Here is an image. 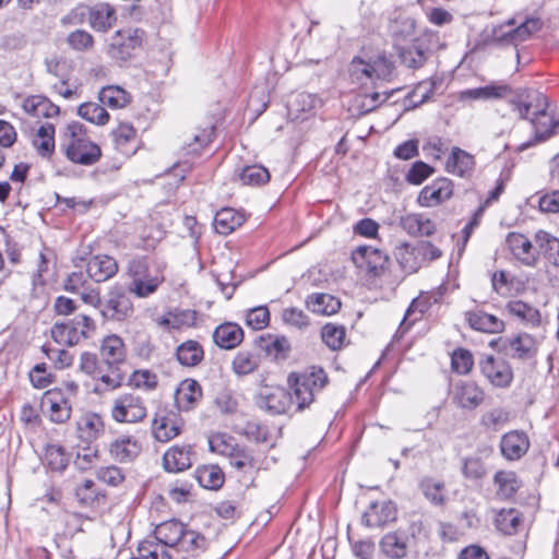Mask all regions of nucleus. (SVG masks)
<instances>
[{"label": "nucleus", "mask_w": 559, "mask_h": 559, "mask_svg": "<svg viewBox=\"0 0 559 559\" xmlns=\"http://www.w3.org/2000/svg\"><path fill=\"white\" fill-rule=\"evenodd\" d=\"M530 439L524 431L511 430L500 441V451L508 461L520 460L530 449Z\"/></svg>", "instance_id": "f3484780"}, {"label": "nucleus", "mask_w": 559, "mask_h": 559, "mask_svg": "<svg viewBox=\"0 0 559 559\" xmlns=\"http://www.w3.org/2000/svg\"><path fill=\"white\" fill-rule=\"evenodd\" d=\"M129 384L140 390L153 391L158 384V378L148 369H139L129 377Z\"/></svg>", "instance_id": "052dcab7"}, {"label": "nucleus", "mask_w": 559, "mask_h": 559, "mask_svg": "<svg viewBox=\"0 0 559 559\" xmlns=\"http://www.w3.org/2000/svg\"><path fill=\"white\" fill-rule=\"evenodd\" d=\"M73 401L64 397L59 389L46 391L41 397L43 414L55 424L67 423L72 415Z\"/></svg>", "instance_id": "9b49d317"}, {"label": "nucleus", "mask_w": 559, "mask_h": 559, "mask_svg": "<svg viewBox=\"0 0 559 559\" xmlns=\"http://www.w3.org/2000/svg\"><path fill=\"white\" fill-rule=\"evenodd\" d=\"M142 445L132 436L122 435L114 439L109 444L111 457L120 463L131 462L139 456Z\"/></svg>", "instance_id": "412c9836"}, {"label": "nucleus", "mask_w": 559, "mask_h": 559, "mask_svg": "<svg viewBox=\"0 0 559 559\" xmlns=\"http://www.w3.org/2000/svg\"><path fill=\"white\" fill-rule=\"evenodd\" d=\"M115 147L124 155H130L134 152L132 144L136 139L135 128L128 122H121L111 131Z\"/></svg>", "instance_id": "c9c22d12"}, {"label": "nucleus", "mask_w": 559, "mask_h": 559, "mask_svg": "<svg viewBox=\"0 0 559 559\" xmlns=\"http://www.w3.org/2000/svg\"><path fill=\"white\" fill-rule=\"evenodd\" d=\"M462 473L465 478L477 480L486 475V466L481 459L472 456L464 460Z\"/></svg>", "instance_id": "69168bd1"}, {"label": "nucleus", "mask_w": 559, "mask_h": 559, "mask_svg": "<svg viewBox=\"0 0 559 559\" xmlns=\"http://www.w3.org/2000/svg\"><path fill=\"white\" fill-rule=\"evenodd\" d=\"M214 126L211 121L194 126L181 135V151L187 156L199 155L214 139Z\"/></svg>", "instance_id": "ddd939ff"}, {"label": "nucleus", "mask_w": 559, "mask_h": 559, "mask_svg": "<svg viewBox=\"0 0 559 559\" xmlns=\"http://www.w3.org/2000/svg\"><path fill=\"white\" fill-rule=\"evenodd\" d=\"M143 39L144 32L142 29H119L109 38L106 52L111 59L127 61L141 48Z\"/></svg>", "instance_id": "6e6552de"}, {"label": "nucleus", "mask_w": 559, "mask_h": 559, "mask_svg": "<svg viewBox=\"0 0 559 559\" xmlns=\"http://www.w3.org/2000/svg\"><path fill=\"white\" fill-rule=\"evenodd\" d=\"M33 145L40 156H50L55 151V126L49 122L40 126L33 139Z\"/></svg>", "instance_id": "37998d69"}, {"label": "nucleus", "mask_w": 559, "mask_h": 559, "mask_svg": "<svg viewBox=\"0 0 559 559\" xmlns=\"http://www.w3.org/2000/svg\"><path fill=\"white\" fill-rule=\"evenodd\" d=\"M162 282V276L146 274V276H143L136 282H131L129 290L140 298H145L155 293Z\"/></svg>", "instance_id": "13d9d810"}, {"label": "nucleus", "mask_w": 559, "mask_h": 559, "mask_svg": "<svg viewBox=\"0 0 559 559\" xmlns=\"http://www.w3.org/2000/svg\"><path fill=\"white\" fill-rule=\"evenodd\" d=\"M80 438L86 441L96 440L104 432L103 418L95 413H87L78 423Z\"/></svg>", "instance_id": "c03bdc74"}, {"label": "nucleus", "mask_w": 559, "mask_h": 559, "mask_svg": "<svg viewBox=\"0 0 559 559\" xmlns=\"http://www.w3.org/2000/svg\"><path fill=\"white\" fill-rule=\"evenodd\" d=\"M497 495L503 499L511 498L521 487V481L512 471H499L493 476Z\"/></svg>", "instance_id": "a18cd8bd"}, {"label": "nucleus", "mask_w": 559, "mask_h": 559, "mask_svg": "<svg viewBox=\"0 0 559 559\" xmlns=\"http://www.w3.org/2000/svg\"><path fill=\"white\" fill-rule=\"evenodd\" d=\"M511 104L521 118L531 120L539 140H546L557 132L559 122L548 116V103L543 94L535 91L524 92L512 98Z\"/></svg>", "instance_id": "f03ea898"}, {"label": "nucleus", "mask_w": 559, "mask_h": 559, "mask_svg": "<svg viewBox=\"0 0 559 559\" xmlns=\"http://www.w3.org/2000/svg\"><path fill=\"white\" fill-rule=\"evenodd\" d=\"M483 376L497 388H508L513 380V371L510 365L492 355H485L479 360Z\"/></svg>", "instance_id": "4468645a"}, {"label": "nucleus", "mask_w": 559, "mask_h": 559, "mask_svg": "<svg viewBox=\"0 0 559 559\" xmlns=\"http://www.w3.org/2000/svg\"><path fill=\"white\" fill-rule=\"evenodd\" d=\"M181 432V425L174 415L160 416L153 421V435L159 442H168Z\"/></svg>", "instance_id": "e433bc0d"}, {"label": "nucleus", "mask_w": 559, "mask_h": 559, "mask_svg": "<svg viewBox=\"0 0 559 559\" xmlns=\"http://www.w3.org/2000/svg\"><path fill=\"white\" fill-rule=\"evenodd\" d=\"M419 490L435 507H443L448 501L445 484L432 476H425L419 481Z\"/></svg>", "instance_id": "c756f323"}, {"label": "nucleus", "mask_w": 559, "mask_h": 559, "mask_svg": "<svg viewBox=\"0 0 559 559\" xmlns=\"http://www.w3.org/2000/svg\"><path fill=\"white\" fill-rule=\"evenodd\" d=\"M534 240L544 259L551 266L559 269V238L546 230L539 229L535 233Z\"/></svg>", "instance_id": "c85d7f7f"}, {"label": "nucleus", "mask_w": 559, "mask_h": 559, "mask_svg": "<svg viewBox=\"0 0 559 559\" xmlns=\"http://www.w3.org/2000/svg\"><path fill=\"white\" fill-rule=\"evenodd\" d=\"M453 186L448 178H439L426 186L418 195V202L423 206H436L451 198Z\"/></svg>", "instance_id": "6ab92c4d"}, {"label": "nucleus", "mask_w": 559, "mask_h": 559, "mask_svg": "<svg viewBox=\"0 0 559 559\" xmlns=\"http://www.w3.org/2000/svg\"><path fill=\"white\" fill-rule=\"evenodd\" d=\"M87 20L94 31L106 33L117 21L116 11L108 3H98L90 9Z\"/></svg>", "instance_id": "a878e982"}, {"label": "nucleus", "mask_w": 559, "mask_h": 559, "mask_svg": "<svg viewBox=\"0 0 559 559\" xmlns=\"http://www.w3.org/2000/svg\"><path fill=\"white\" fill-rule=\"evenodd\" d=\"M453 402L461 408L474 409L484 401V391L472 381L455 383L452 392Z\"/></svg>", "instance_id": "a211bd4d"}, {"label": "nucleus", "mask_w": 559, "mask_h": 559, "mask_svg": "<svg viewBox=\"0 0 559 559\" xmlns=\"http://www.w3.org/2000/svg\"><path fill=\"white\" fill-rule=\"evenodd\" d=\"M393 70V63L384 55H378L374 58L369 56L355 57L348 68L352 80L358 83L373 82L374 80L390 81Z\"/></svg>", "instance_id": "39448f33"}, {"label": "nucleus", "mask_w": 559, "mask_h": 559, "mask_svg": "<svg viewBox=\"0 0 559 559\" xmlns=\"http://www.w3.org/2000/svg\"><path fill=\"white\" fill-rule=\"evenodd\" d=\"M197 312L190 309H174L156 320L166 330H180L195 324Z\"/></svg>", "instance_id": "cd10ccee"}, {"label": "nucleus", "mask_w": 559, "mask_h": 559, "mask_svg": "<svg viewBox=\"0 0 559 559\" xmlns=\"http://www.w3.org/2000/svg\"><path fill=\"white\" fill-rule=\"evenodd\" d=\"M192 449L190 445H174L168 449L164 456L163 463L167 472L179 473L192 466Z\"/></svg>", "instance_id": "5701e85b"}, {"label": "nucleus", "mask_w": 559, "mask_h": 559, "mask_svg": "<svg viewBox=\"0 0 559 559\" xmlns=\"http://www.w3.org/2000/svg\"><path fill=\"white\" fill-rule=\"evenodd\" d=\"M68 47L76 52H87L94 47L95 40L91 33L85 29H75L66 37Z\"/></svg>", "instance_id": "864d4df0"}, {"label": "nucleus", "mask_w": 559, "mask_h": 559, "mask_svg": "<svg viewBox=\"0 0 559 559\" xmlns=\"http://www.w3.org/2000/svg\"><path fill=\"white\" fill-rule=\"evenodd\" d=\"M465 318L469 326L475 331L484 333H500L504 329L502 320L484 311H468L465 313Z\"/></svg>", "instance_id": "7c9ffc66"}, {"label": "nucleus", "mask_w": 559, "mask_h": 559, "mask_svg": "<svg viewBox=\"0 0 559 559\" xmlns=\"http://www.w3.org/2000/svg\"><path fill=\"white\" fill-rule=\"evenodd\" d=\"M260 359L257 355L248 350H240L231 361V370L238 377H243L254 372L258 369Z\"/></svg>", "instance_id": "09e8293b"}, {"label": "nucleus", "mask_w": 559, "mask_h": 559, "mask_svg": "<svg viewBox=\"0 0 559 559\" xmlns=\"http://www.w3.org/2000/svg\"><path fill=\"white\" fill-rule=\"evenodd\" d=\"M201 396L202 389L199 382L193 379H185L175 392V403L179 411L187 412L197 405Z\"/></svg>", "instance_id": "4be33fe9"}, {"label": "nucleus", "mask_w": 559, "mask_h": 559, "mask_svg": "<svg viewBox=\"0 0 559 559\" xmlns=\"http://www.w3.org/2000/svg\"><path fill=\"white\" fill-rule=\"evenodd\" d=\"M451 362L454 371L461 374H466L473 368V355L467 349L459 348L453 352Z\"/></svg>", "instance_id": "0e129e2a"}, {"label": "nucleus", "mask_w": 559, "mask_h": 559, "mask_svg": "<svg viewBox=\"0 0 559 559\" xmlns=\"http://www.w3.org/2000/svg\"><path fill=\"white\" fill-rule=\"evenodd\" d=\"M45 462L51 469L60 472L69 464V456L62 447L50 444L46 448Z\"/></svg>", "instance_id": "680f3d73"}, {"label": "nucleus", "mask_w": 559, "mask_h": 559, "mask_svg": "<svg viewBox=\"0 0 559 559\" xmlns=\"http://www.w3.org/2000/svg\"><path fill=\"white\" fill-rule=\"evenodd\" d=\"M396 518V509L391 501L370 503L362 514L361 521L368 527H382Z\"/></svg>", "instance_id": "aec40b11"}, {"label": "nucleus", "mask_w": 559, "mask_h": 559, "mask_svg": "<svg viewBox=\"0 0 559 559\" xmlns=\"http://www.w3.org/2000/svg\"><path fill=\"white\" fill-rule=\"evenodd\" d=\"M288 382L293 389V395L282 386H264L257 400L259 407L272 415H278L286 413L295 403L297 409L302 411L326 385L328 376L322 368L312 366L300 373L290 374Z\"/></svg>", "instance_id": "f257e3e1"}, {"label": "nucleus", "mask_w": 559, "mask_h": 559, "mask_svg": "<svg viewBox=\"0 0 559 559\" xmlns=\"http://www.w3.org/2000/svg\"><path fill=\"white\" fill-rule=\"evenodd\" d=\"M99 100L111 109H120L131 102V95L118 85H109L100 90Z\"/></svg>", "instance_id": "79ce46f5"}, {"label": "nucleus", "mask_w": 559, "mask_h": 559, "mask_svg": "<svg viewBox=\"0 0 559 559\" xmlns=\"http://www.w3.org/2000/svg\"><path fill=\"white\" fill-rule=\"evenodd\" d=\"M118 271V264L112 257L95 255L86 264V272L91 278L100 283L112 277Z\"/></svg>", "instance_id": "393cba45"}, {"label": "nucleus", "mask_w": 559, "mask_h": 559, "mask_svg": "<svg viewBox=\"0 0 559 559\" xmlns=\"http://www.w3.org/2000/svg\"><path fill=\"white\" fill-rule=\"evenodd\" d=\"M210 448L227 456L229 465L240 473L252 475L260 469V462L251 450L228 443L225 436L212 438Z\"/></svg>", "instance_id": "423d86ee"}, {"label": "nucleus", "mask_w": 559, "mask_h": 559, "mask_svg": "<svg viewBox=\"0 0 559 559\" xmlns=\"http://www.w3.org/2000/svg\"><path fill=\"white\" fill-rule=\"evenodd\" d=\"M138 555L142 559H171L168 548L155 538L140 543Z\"/></svg>", "instance_id": "5fc2aeb1"}, {"label": "nucleus", "mask_w": 559, "mask_h": 559, "mask_svg": "<svg viewBox=\"0 0 559 559\" xmlns=\"http://www.w3.org/2000/svg\"><path fill=\"white\" fill-rule=\"evenodd\" d=\"M245 223V216L234 209H222L214 217V228L221 235H229Z\"/></svg>", "instance_id": "f704fd0d"}, {"label": "nucleus", "mask_w": 559, "mask_h": 559, "mask_svg": "<svg viewBox=\"0 0 559 559\" xmlns=\"http://www.w3.org/2000/svg\"><path fill=\"white\" fill-rule=\"evenodd\" d=\"M78 115L92 123L104 126L109 121V114L96 103H84L79 106Z\"/></svg>", "instance_id": "6e6d98bb"}, {"label": "nucleus", "mask_w": 559, "mask_h": 559, "mask_svg": "<svg viewBox=\"0 0 559 559\" xmlns=\"http://www.w3.org/2000/svg\"><path fill=\"white\" fill-rule=\"evenodd\" d=\"M22 108L34 118H55L60 112L59 106L43 95H32L24 98Z\"/></svg>", "instance_id": "b1692460"}, {"label": "nucleus", "mask_w": 559, "mask_h": 559, "mask_svg": "<svg viewBox=\"0 0 559 559\" xmlns=\"http://www.w3.org/2000/svg\"><path fill=\"white\" fill-rule=\"evenodd\" d=\"M407 548V537L397 532L388 533L380 540L381 551L391 559L406 557Z\"/></svg>", "instance_id": "72a5a7b5"}, {"label": "nucleus", "mask_w": 559, "mask_h": 559, "mask_svg": "<svg viewBox=\"0 0 559 559\" xmlns=\"http://www.w3.org/2000/svg\"><path fill=\"white\" fill-rule=\"evenodd\" d=\"M207 546L206 538L202 534L185 527L177 549L186 552L198 554L204 551Z\"/></svg>", "instance_id": "603ef678"}, {"label": "nucleus", "mask_w": 559, "mask_h": 559, "mask_svg": "<svg viewBox=\"0 0 559 559\" xmlns=\"http://www.w3.org/2000/svg\"><path fill=\"white\" fill-rule=\"evenodd\" d=\"M239 179L243 185L260 186L270 180V174L269 170L261 165H251L241 170Z\"/></svg>", "instance_id": "bf43d9fd"}, {"label": "nucleus", "mask_w": 559, "mask_h": 559, "mask_svg": "<svg viewBox=\"0 0 559 559\" xmlns=\"http://www.w3.org/2000/svg\"><path fill=\"white\" fill-rule=\"evenodd\" d=\"M506 309L511 316L521 319L525 323L532 325H538L540 323L539 311L522 300L508 302Z\"/></svg>", "instance_id": "de8ad7c7"}, {"label": "nucleus", "mask_w": 559, "mask_h": 559, "mask_svg": "<svg viewBox=\"0 0 559 559\" xmlns=\"http://www.w3.org/2000/svg\"><path fill=\"white\" fill-rule=\"evenodd\" d=\"M495 524L503 534L512 535L520 524V513L515 509H503L496 514Z\"/></svg>", "instance_id": "4d7b16f0"}, {"label": "nucleus", "mask_w": 559, "mask_h": 559, "mask_svg": "<svg viewBox=\"0 0 559 559\" xmlns=\"http://www.w3.org/2000/svg\"><path fill=\"white\" fill-rule=\"evenodd\" d=\"M127 350L122 338L116 334L104 337L100 344L102 364L107 368V372H102L99 377L103 390H116L121 386L124 380L122 366L126 362Z\"/></svg>", "instance_id": "7ed1b4c3"}, {"label": "nucleus", "mask_w": 559, "mask_h": 559, "mask_svg": "<svg viewBox=\"0 0 559 559\" xmlns=\"http://www.w3.org/2000/svg\"><path fill=\"white\" fill-rule=\"evenodd\" d=\"M61 147L69 160L74 164L91 166L102 156L100 147L92 142L83 131L82 124H67L61 134Z\"/></svg>", "instance_id": "20e7f679"}, {"label": "nucleus", "mask_w": 559, "mask_h": 559, "mask_svg": "<svg viewBox=\"0 0 559 559\" xmlns=\"http://www.w3.org/2000/svg\"><path fill=\"white\" fill-rule=\"evenodd\" d=\"M132 312L133 305L127 290L120 285L112 286L100 309L103 317L109 320L122 321L129 318Z\"/></svg>", "instance_id": "f8f14e48"}, {"label": "nucleus", "mask_w": 559, "mask_h": 559, "mask_svg": "<svg viewBox=\"0 0 559 559\" xmlns=\"http://www.w3.org/2000/svg\"><path fill=\"white\" fill-rule=\"evenodd\" d=\"M542 27V21L537 17H530L518 23L515 19L509 20L504 25L495 29V39L503 44H514L524 41Z\"/></svg>", "instance_id": "9d476101"}, {"label": "nucleus", "mask_w": 559, "mask_h": 559, "mask_svg": "<svg viewBox=\"0 0 559 559\" xmlns=\"http://www.w3.org/2000/svg\"><path fill=\"white\" fill-rule=\"evenodd\" d=\"M474 157L469 153L453 147L445 166L449 173L463 177L474 168Z\"/></svg>", "instance_id": "a19ab883"}, {"label": "nucleus", "mask_w": 559, "mask_h": 559, "mask_svg": "<svg viewBox=\"0 0 559 559\" xmlns=\"http://www.w3.org/2000/svg\"><path fill=\"white\" fill-rule=\"evenodd\" d=\"M283 321L294 328L302 330L309 325L308 316L300 309L286 308L282 312Z\"/></svg>", "instance_id": "774afa93"}, {"label": "nucleus", "mask_w": 559, "mask_h": 559, "mask_svg": "<svg viewBox=\"0 0 559 559\" xmlns=\"http://www.w3.org/2000/svg\"><path fill=\"white\" fill-rule=\"evenodd\" d=\"M389 31L397 39H411L416 32V20L405 12H396L390 21Z\"/></svg>", "instance_id": "4c0bfd02"}, {"label": "nucleus", "mask_w": 559, "mask_h": 559, "mask_svg": "<svg viewBox=\"0 0 559 559\" xmlns=\"http://www.w3.org/2000/svg\"><path fill=\"white\" fill-rule=\"evenodd\" d=\"M346 331L343 325L335 323H326L321 330V338L323 343L332 350H337L344 345Z\"/></svg>", "instance_id": "3c124183"}, {"label": "nucleus", "mask_w": 559, "mask_h": 559, "mask_svg": "<svg viewBox=\"0 0 559 559\" xmlns=\"http://www.w3.org/2000/svg\"><path fill=\"white\" fill-rule=\"evenodd\" d=\"M104 367L103 364L102 366L98 365V359L95 354L88 352L81 354L79 368L85 374L92 376L99 381L102 372H107V368L105 369Z\"/></svg>", "instance_id": "e2e57ef3"}, {"label": "nucleus", "mask_w": 559, "mask_h": 559, "mask_svg": "<svg viewBox=\"0 0 559 559\" xmlns=\"http://www.w3.org/2000/svg\"><path fill=\"white\" fill-rule=\"evenodd\" d=\"M199 484L206 488L216 490L224 484V473L217 465H205L197 471Z\"/></svg>", "instance_id": "8fccbe9b"}, {"label": "nucleus", "mask_w": 559, "mask_h": 559, "mask_svg": "<svg viewBox=\"0 0 559 559\" xmlns=\"http://www.w3.org/2000/svg\"><path fill=\"white\" fill-rule=\"evenodd\" d=\"M402 228L412 236H430L435 233V225L419 214H407L401 218Z\"/></svg>", "instance_id": "ea45409f"}, {"label": "nucleus", "mask_w": 559, "mask_h": 559, "mask_svg": "<svg viewBox=\"0 0 559 559\" xmlns=\"http://www.w3.org/2000/svg\"><path fill=\"white\" fill-rule=\"evenodd\" d=\"M95 331V322L86 314H80L73 320L55 323L51 328V337L60 345H76L86 340Z\"/></svg>", "instance_id": "0eeeda50"}, {"label": "nucleus", "mask_w": 559, "mask_h": 559, "mask_svg": "<svg viewBox=\"0 0 559 559\" xmlns=\"http://www.w3.org/2000/svg\"><path fill=\"white\" fill-rule=\"evenodd\" d=\"M506 242L513 258L522 265L535 267L538 264L539 250L534 248L532 241L525 235L510 233Z\"/></svg>", "instance_id": "2eb2a0df"}, {"label": "nucleus", "mask_w": 559, "mask_h": 559, "mask_svg": "<svg viewBox=\"0 0 559 559\" xmlns=\"http://www.w3.org/2000/svg\"><path fill=\"white\" fill-rule=\"evenodd\" d=\"M185 527L183 523L177 520L165 521L155 527L154 538L167 548H177Z\"/></svg>", "instance_id": "2f4dec72"}, {"label": "nucleus", "mask_w": 559, "mask_h": 559, "mask_svg": "<svg viewBox=\"0 0 559 559\" xmlns=\"http://www.w3.org/2000/svg\"><path fill=\"white\" fill-rule=\"evenodd\" d=\"M178 361L188 367L197 366L204 356L202 346L197 341H187L177 348Z\"/></svg>", "instance_id": "49530a36"}, {"label": "nucleus", "mask_w": 559, "mask_h": 559, "mask_svg": "<svg viewBox=\"0 0 559 559\" xmlns=\"http://www.w3.org/2000/svg\"><path fill=\"white\" fill-rule=\"evenodd\" d=\"M306 302L310 311L321 316L335 314L342 306L338 298L324 293L310 295Z\"/></svg>", "instance_id": "473e14b6"}, {"label": "nucleus", "mask_w": 559, "mask_h": 559, "mask_svg": "<svg viewBox=\"0 0 559 559\" xmlns=\"http://www.w3.org/2000/svg\"><path fill=\"white\" fill-rule=\"evenodd\" d=\"M354 264L372 276H380L385 269L388 257L381 250L361 246L352 254Z\"/></svg>", "instance_id": "dca6fc26"}, {"label": "nucleus", "mask_w": 559, "mask_h": 559, "mask_svg": "<svg viewBox=\"0 0 559 559\" xmlns=\"http://www.w3.org/2000/svg\"><path fill=\"white\" fill-rule=\"evenodd\" d=\"M243 340L242 329L231 322L219 324L213 332L214 343L223 349H234Z\"/></svg>", "instance_id": "bb28decb"}, {"label": "nucleus", "mask_w": 559, "mask_h": 559, "mask_svg": "<svg viewBox=\"0 0 559 559\" xmlns=\"http://www.w3.org/2000/svg\"><path fill=\"white\" fill-rule=\"evenodd\" d=\"M481 94V102L501 99L511 94V87L502 83H491L485 86H479Z\"/></svg>", "instance_id": "338daca9"}, {"label": "nucleus", "mask_w": 559, "mask_h": 559, "mask_svg": "<svg viewBox=\"0 0 559 559\" xmlns=\"http://www.w3.org/2000/svg\"><path fill=\"white\" fill-rule=\"evenodd\" d=\"M509 344L513 352L512 356L518 359H532L537 354V342L527 333H521L514 336L509 341Z\"/></svg>", "instance_id": "58836bf2"}, {"label": "nucleus", "mask_w": 559, "mask_h": 559, "mask_svg": "<svg viewBox=\"0 0 559 559\" xmlns=\"http://www.w3.org/2000/svg\"><path fill=\"white\" fill-rule=\"evenodd\" d=\"M110 415L117 423L135 424L146 417V407L140 395L123 393L112 401Z\"/></svg>", "instance_id": "1a4fd4ad"}]
</instances>
